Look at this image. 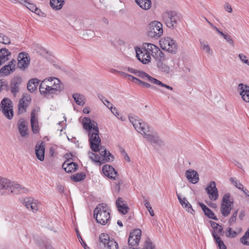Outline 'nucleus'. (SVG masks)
Instances as JSON below:
<instances>
[{"instance_id": "nucleus-1", "label": "nucleus", "mask_w": 249, "mask_h": 249, "mask_svg": "<svg viewBox=\"0 0 249 249\" xmlns=\"http://www.w3.org/2000/svg\"><path fill=\"white\" fill-rule=\"evenodd\" d=\"M129 120L133 124L135 129L151 143H155L159 145H161L163 142L160 139L157 133L149 130L148 125L142 121L136 119L133 117H129Z\"/></svg>"}, {"instance_id": "nucleus-2", "label": "nucleus", "mask_w": 249, "mask_h": 249, "mask_svg": "<svg viewBox=\"0 0 249 249\" xmlns=\"http://www.w3.org/2000/svg\"><path fill=\"white\" fill-rule=\"evenodd\" d=\"M96 221L102 225H106L110 218V213L107 204H99L93 211Z\"/></svg>"}, {"instance_id": "nucleus-3", "label": "nucleus", "mask_w": 249, "mask_h": 249, "mask_svg": "<svg viewBox=\"0 0 249 249\" xmlns=\"http://www.w3.org/2000/svg\"><path fill=\"white\" fill-rule=\"evenodd\" d=\"M127 71L130 73L134 74L138 77L143 80H147L148 81L153 84L165 88L166 89L170 90H173V88L172 87L162 83L161 81L154 77H152L144 71H138L130 67H128L127 68Z\"/></svg>"}, {"instance_id": "nucleus-4", "label": "nucleus", "mask_w": 249, "mask_h": 249, "mask_svg": "<svg viewBox=\"0 0 249 249\" xmlns=\"http://www.w3.org/2000/svg\"><path fill=\"white\" fill-rule=\"evenodd\" d=\"M162 34V24L160 22L154 20L149 23L147 27V35L149 37L158 39Z\"/></svg>"}, {"instance_id": "nucleus-5", "label": "nucleus", "mask_w": 249, "mask_h": 249, "mask_svg": "<svg viewBox=\"0 0 249 249\" xmlns=\"http://www.w3.org/2000/svg\"><path fill=\"white\" fill-rule=\"evenodd\" d=\"M163 22L170 29H174L180 20L178 14L174 11H167L164 12L161 16Z\"/></svg>"}, {"instance_id": "nucleus-6", "label": "nucleus", "mask_w": 249, "mask_h": 249, "mask_svg": "<svg viewBox=\"0 0 249 249\" xmlns=\"http://www.w3.org/2000/svg\"><path fill=\"white\" fill-rule=\"evenodd\" d=\"M233 201L231 199V196L229 193L225 194L222 199L220 205V211L223 216H228L233 208Z\"/></svg>"}, {"instance_id": "nucleus-7", "label": "nucleus", "mask_w": 249, "mask_h": 249, "mask_svg": "<svg viewBox=\"0 0 249 249\" xmlns=\"http://www.w3.org/2000/svg\"><path fill=\"white\" fill-rule=\"evenodd\" d=\"M1 110L3 115L8 119L13 117V106L11 100L7 98H4L0 104Z\"/></svg>"}, {"instance_id": "nucleus-8", "label": "nucleus", "mask_w": 249, "mask_h": 249, "mask_svg": "<svg viewBox=\"0 0 249 249\" xmlns=\"http://www.w3.org/2000/svg\"><path fill=\"white\" fill-rule=\"evenodd\" d=\"M99 129L88 133L90 148L94 152H98L99 146L101 143V139L99 137Z\"/></svg>"}, {"instance_id": "nucleus-9", "label": "nucleus", "mask_w": 249, "mask_h": 249, "mask_svg": "<svg viewBox=\"0 0 249 249\" xmlns=\"http://www.w3.org/2000/svg\"><path fill=\"white\" fill-rule=\"evenodd\" d=\"M160 45L163 50L172 53H175L178 49L176 41L169 37L161 39L160 40Z\"/></svg>"}, {"instance_id": "nucleus-10", "label": "nucleus", "mask_w": 249, "mask_h": 249, "mask_svg": "<svg viewBox=\"0 0 249 249\" xmlns=\"http://www.w3.org/2000/svg\"><path fill=\"white\" fill-rule=\"evenodd\" d=\"M206 191L211 200L215 201L218 199L219 194L215 181H212L210 182L206 188Z\"/></svg>"}, {"instance_id": "nucleus-11", "label": "nucleus", "mask_w": 249, "mask_h": 249, "mask_svg": "<svg viewBox=\"0 0 249 249\" xmlns=\"http://www.w3.org/2000/svg\"><path fill=\"white\" fill-rule=\"evenodd\" d=\"M46 86L63 88L59 79L54 77H49L43 80L40 84L39 88L43 87V88H44V87Z\"/></svg>"}, {"instance_id": "nucleus-12", "label": "nucleus", "mask_w": 249, "mask_h": 249, "mask_svg": "<svg viewBox=\"0 0 249 249\" xmlns=\"http://www.w3.org/2000/svg\"><path fill=\"white\" fill-rule=\"evenodd\" d=\"M142 231L140 229H136L131 232L128 239V246L135 247L138 245L141 239Z\"/></svg>"}, {"instance_id": "nucleus-13", "label": "nucleus", "mask_w": 249, "mask_h": 249, "mask_svg": "<svg viewBox=\"0 0 249 249\" xmlns=\"http://www.w3.org/2000/svg\"><path fill=\"white\" fill-rule=\"evenodd\" d=\"M63 88L53 87L46 86L44 88H39V91L41 95L48 97L52 95H57L63 90Z\"/></svg>"}, {"instance_id": "nucleus-14", "label": "nucleus", "mask_w": 249, "mask_h": 249, "mask_svg": "<svg viewBox=\"0 0 249 249\" xmlns=\"http://www.w3.org/2000/svg\"><path fill=\"white\" fill-rule=\"evenodd\" d=\"M39 109V107H36L33 109L31 114V124L34 133H38L39 130L38 123V113Z\"/></svg>"}, {"instance_id": "nucleus-15", "label": "nucleus", "mask_w": 249, "mask_h": 249, "mask_svg": "<svg viewBox=\"0 0 249 249\" xmlns=\"http://www.w3.org/2000/svg\"><path fill=\"white\" fill-rule=\"evenodd\" d=\"M23 204L26 208L32 211L33 212H36L40 206V202L32 198H25L24 199Z\"/></svg>"}, {"instance_id": "nucleus-16", "label": "nucleus", "mask_w": 249, "mask_h": 249, "mask_svg": "<svg viewBox=\"0 0 249 249\" xmlns=\"http://www.w3.org/2000/svg\"><path fill=\"white\" fill-rule=\"evenodd\" d=\"M82 124L83 128L87 130L88 133L99 129L97 123L88 117L83 118Z\"/></svg>"}, {"instance_id": "nucleus-17", "label": "nucleus", "mask_w": 249, "mask_h": 249, "mask_svg": "<svg viewBox=\"0 0 249 249\" xmlns=\"http://www.w3.org/2000/svg\"><path fill=\"white\" fill-rule=\"evenodd\" d=\"M30 57L28 53H20L18 55V66L19 68L25 70L30 63Z\"/></svg>"}, {"instance_id": "nucleus-18", "label": "nucleus", "mask_w": 249, "mask_h": 249, "mask_svg": "<svg viewBox=\"0 0 249 249\" xmlns=\"http://www.w3.org/2000/svg\"><path fill=\"white\" fill-rule=\"evenodd\" d=\"M136 56L138 59L142 63L144 64L148 63L150 61L151 56L150 54L146 52H144V49L137 48L136 49Z\"/></svg>"}, {"instance_id": "nucleus-19", "label": "nucleus", "mask_w": 249, "mask_h": 249, "mask_svg": "<svg viewBox=\"0 0 249 249\" xmlns=\"http://www.w3.org/2000/svg\"><path fill=\"white\" fill-rule=\"evenodd\" d=\"M22 79L20 77H15L11 81L10 88L11 93L15 96L19 92Z\"/></svg>"}, {"instance_id": "nucleus-20", "label": "nucleus", "mask_w": 249, "mask_h": 249, "mask_svg": "<svg viewBox=\"0 0 249 249\" xmlns=\"http://www.w3.org/2000/svg\"><path fill=\"white\" fill-rule=\"evenodd\" d=\"M102 171L105 176L113 180L116 179V178L118 175L115 169L108 164L103 166Z\"/></svg>"}, {"instance_id": "nucleus-21", "label": "nucleus", "mask_w": 249, "mask_h": 249, "mask_svg": "<svg viewBox=\"0 0 249 249\" xmlns=\"http://www.w3.org/2000/svg\"><path fill=\"white\" fill-rule=\"evenodd\" d=\"M12 183L9 180L0 178V195H4L6 191L10 192L11 189Z\"/></svg>"}, {"instance_id": "nucleus-22", "label": "nucleus", "mask_w": 249, "mask_h": 249, "mask_svg": "<svg viewBox=\"0 0 249 249\" xmlns=\"http://www.w3.org/2000/svg\"><path fill=\"white\" fill-rule=\"evenodd\" d=\"M238 89L243 99L246 102H249V86L240 83L238 86Z\"/></svg>"}, {"instance_id": "nucleus-23", "label": "nucleus", "mask_w": 249, "mask_h": 249, "mask_svg": "<svg viewBox=\"0 0 249 249\" xmlns=\"http://www.w3.org/2000/svg\"><path fill=\"white\" fill-rule=\"evenodd\" d=\"M185 176L189 182L196 184L199 181V175L197 172L194 170H187L185 172Z\"/></svg>"}, {"instance_id": "nucleus-24", "label": "nucleus", "mask_w": 249, "mask_h": 249, "mask_svg": "<svg viewBox=\"0 0 249 249\" xmlns=\"http://www.w3.org/2000/svg\"><path fill=\"white\" fill-rule=\"evenodd\" d=\"M78 165L71 161L70 160H67L63 164L62 168L67 173H72L77 169Z\"/></svg>"}, {"instance_id": "nucleus-25", "label": "nucleus", "mask_w": 249, "mask_h": 249, "mask_svg": "<svg viewBox=\"0 0 249 249\" xmlns=\"http://www.w3.org/2000/svg\"><path fill=\"white\" fill-rule=\"evenodd\" d=\"M36 155L37 158L40 161L44 160L45 147L43 142L37 143L35 148Z\"/></svg>"}, {"instance_id": "nucleus-26", "label": "nucleus", "mask_w": 249, "mask_h": 249, "mask_svg": "<svg viewBox=\"0 0 249 249\" xmlns=\"http://www.w3.org/2000/svg\"><path fill=\"white\" fill-rule=\"evenodd\" d=\"M100 155L103 157L104 160L107 162H109L113 160V157L111 153L107 151L104 146H101L99 147L98 151Z\"/></svg>"}, {"instance_id": "nucleus-27", "label": "nucleus", "mask_w": 249, "mask_h": 249, "mask_svg": "<svg viewBox=\"0 0 249 249\" xmlns=\"http://www.w3.org/2000/svg\"><path fill=\"white\" fill-rule=\"evenodd\" d=\"M135 3L142 9L148 10L152 6L151 0H134Z\"/></svg>"}, {"instance_id": "nucleus-28", "label": "nucleus", "mask_w": 249, "mask_h": 249, "mask_svg": "<svg viewBox=\"0 0 249 249\" xmlns=\"http://www.w3.org/2000/svg\"><path fill=\"white\" fill-rule=\"evenodd\" d=\"M11 53L6 48L0 50V66L9 59Z\"/></svg>"}, {"instance_id": "nucleus-29", "label": "nucleus", "mask_w": 249, "mask_h": 249, "mask_svg": "<svg viewBox=\"0 0 249 249\" xmlns=\"http://www.w3.org/2000/svg\"><path fill=\"white\" fill-rule=\"evenodd\" d=\"M153 48V51L150 52V56H152L157 60H163L164 54L162 51L157 46Z\"/></svg>"}, {"instance_id": "nucleus-30", "label": "nucleus", "mask_w": 249, "mask_h": 249, "mask_svg": "<svg viewBox=\"0 0 249 249\" xmlns=\"http://www.w3.org/2000/svg\"><path fill=\"white\" fill-rule=\"evenodd\" d=\"M29 104V100L26 97H23L20 99L18 104L19 111L21 113L25 112Z\"/></svg>"}, {"instance_id": "nucleus-31", "label": "nucleus", "mask_w": 249, "mask_h": 249, "mask_svg": "<svg viewBox=\"0 0 249 249\" xmlns=\"http://www.w3.org/2000/svg\"><path fill=\"white\" fill-rule=\"evenodd\" d=\"M39 82V80L36 78L30 80L27 84L28 90L31 92H34L36 89Z\"/></svg>"}, {"instance_id": "nucleus-32", "label": "nucleus", "mask_w": 249, "mask_h": 249, "mask_svg": "<svg viewBox=\"0 0 249 249\" xmlns=\"http://www.w3.org/2000/svg\"><path fill=\"white\" fill-rule=\"evenodd\" d=\"M212 235L214 238L215 243L217 245L219 249H227V247L224 244L223 241L215 231L212 232Z\"/></svg>"}, {"instance_id": "nucleus-33", "label": "nucleus", "mask_w": 249, "mask_h": 249, "mask_svg": "<svg viewBox=\"0 0 249 249\" xmlns=\"http://www.w3.org/2000/svg\"><path fill=\"white\" fill-rule=\"evenodd\" d=\"M200 206L204 211L205 215H206L208 217L215 220H218L216 216H215L213 212L209 208H208L206 205H205L204 204H200Z\"/></svg>"}, {"instance_id": "nucleus-34", "label": "nucleus", "mask_w": 249, "mask_h": 249, "mask_svg": "<svg viewBox=\"0 0 249 249\" xmlns=\"http://www.w3.org/2000/svg\"><path fill=\"white\" fill-rule=\"evenodd\" d=\"M18 129L20 134L22 137H25L27 136V127L25 122H20L19 123Z\"/></svg>"}, {"instance_id": "nucleus-35", "label": "nucleus", "mask_w": 249, "mask_h": 249, "mask_svg": "<svg viewBox=\"0 0 249 249\" xmlns=\"http://www.w3.org/2000/svg\"><path fill=\"white\" fill-rule=\"evenodd\" d=\"M72 97L78 105L84 106L85 104V98L83 94L74 93L72 95Z\"/></svg>"}, {"instance_id": "nucleus-36", "label": "nucleus", "mask_w": 249, "mask_h": 249, "mask_svg": "<svg viewBox=\"0 0 249 249\" xmlns=\"http://www.w3.org/2000/svg\"><path fill=\"white\" fill-rule=\"evenodd\" d=\"M27 191V189L18 184H12L11 189L10 190V193H23Z\"/></svg>"}, {"instance_id": "nucleus-37", "label": "nucleus", "mask_w": 249, "mask_h": 249, "mask_svg": "<svg viewBox=\"0 0 249 249\" xmlns=\"http://www.w3.org/2000/svg\"><path fill=\"white\" fill-rule=\"evenodd\" d=\"M64 3V0H50V5L51 7L55 10L61 9Z\"/></svg>"}, {"instance_id": "nucleus-38", "label": "nucleus", "mask_w": 249, "mask_h": 249, "mask_svg": "<svg viewBox=\"0 0 249 249\" xmlns=\"http://www.w3.org/2000/svg\"><path fill=\"white\" fill-rule=\"evenodd\" d=\"M183 207L185 208L188 212L194 214L195 211L193 209L191 205L188 202L186 198H183L181 201H179Z\"/></svg>"}, {"instance_id": "nucleus-39", "label": "nucleus", "mask_w": 249, "mask_h": 249, "mask_svg": "<svg viewBox=\"0 0 249 249\" xmlns=\"http://www.w3.org/2000/svg\"><path fill=\"white\" fill-rule=\"evenodd\" d=\"M162 60H158L157 66L160 71L165 73H168L170 71V67L166 64H163L162 62Z\"/></svg>"}, {"instance_id": "nucleus-40", "label": "nucleus", "mask_w": 249, "mask_h": 249, "mask_svg": "<svg viewBox=\"0 0 249 249\" xmlns=\"http://www.w3.org/2000/svg\"><path fill=\"white\" fill-rule=\"evenodd\" d=\"M15 68L13 66L10 67V66L5 65L0 69V76L8 75L10 71H13Z\"/></svg>"}, {"instance_id": "nucleus-41", "label": "nucleus", "mask_w": 249, "mask_h": 249, "mask_svg": "<svg viewBox=\"0 0 249 249\" xmlns=\"http://www.w3.org/2000/svg\"><path fill=\"white\" fill-rule=\"evenodd\" d=\"M242 231L241 228L238 229V231H236L232 230V228L231 227H229L226 231L225 235L226 237L229 238H234L236 237L239 233L241 232Z\"/></svg>"}, {"instance_id": "nucleus-42", "label": "nucleus", "mask_w": 249, "mask_h": 249, "mask_svg": "<svg viewBox=\"0 0 249 249\" xmlns=\"http://www.w3.org/2000/svg\"><path fill=\"white\" fill-rule=\"evenodd\" d=\"M211 225L212 228L214 229L213 231H215L217 235L218 234L223 235V229L221 226L213 221L211 222Z\"/></svg>"}, {"instance_id": "nucleus-43", "label": "nucleus", "mask_w": 249, "mask_h": 249, "mask_svg": "<svg viewBox=\"0 0 249 249\" xmlns=\"http://www.w3.org/2000/svg\"><path fill=\"white\" fill-rule=\"evenodd\" d=\"M200 47L202 50L207 53L212 55L213 52L210 47L208 43L200 41Z\"/></svg>"}, {"instance_id": "nucleus-44", "label": "nucleus", "mask_w": 249, "mask_h": 249, "mask_svg": "<svg viewBox=\"0 0 249 249\" xmlns=\"http://www.w3.org/2000/svg\"><path fill=\"white\" fill-rule=\"evenodd\" d=\"M220 36H221L224 38V39H225V40L232 47H234L235 44L234 40L229 34L222 32L221 33Z\"/></svg>"}, {"instance_id": "nucleus-45", "label": "nucleus", "mask_w": 249, "mask_h": 249, "mask_svg": "<svg viewBox=\"0 0 249 249\" xmlns=\"http://www.w3.org/2000/svg\"><path fill=\"white\" fill-rule=\"evenodd\" d=\"M99 240L105 247L111 240L109 239L108 234L103 233L99 236Z\"/></svg>"}, {"instance_id": "nucleus-46", "label": "nucleus", "mask_w": 249, "mask_h": 249, "mask_svg": "<svg viewBox=\"0 0 249 249\" xmlns=\"http://www.w3.org/2000/svg\"><path fill=\"white\" fill-rule=\"evenodd\" d=\"M104 249H118V245L117 243L113 239H111L108 243L104 247Z\"/></svg>"}, {"instance_id": "nucleus-47", "label": "nucleus", "mask_w": 249, "mask_h": 249, "mask_svg": "<svg viewBox=\"0 0 249 249\" xmlns=\"http://www.w3.org/2000/svg\"><path fill=\"white\" fill-rule=\"evenodd\" d=\"M86 177L85 175L83 173H78L72 175L71 179L75 181H79L84 180Z\"/></svg>"}, {"instance_id": "nucleus-48", "label": "nucleus", "mask_w": 249, "mask_h": 249, "mask_svg": "<svg viewBox=\"0 0 249 249\" xmlns=\"http://www.w3.org/2000/svg\"><path fill=\"white\" fill-rule=\"evenodd\" d=\"M156 45L151 43H144L143 44V47L142 48L144 49V52L145 53H146V52H147L148 54H150V52L153 51V49H154V47H155Z\"/></svg>"}, {"instance_id": "nucleus-49", "label": "nucleus", "mask_w": 249, "mask_h": 249, "mask_svg": "<svg viewBox=\"0 0 249 249\" xmlns=\"http://www.w3.org/2000/svg\"><path fill=\"white\" fill-rule=\"evenodd\" d=\"M117 208L118 211L123 214H126L129 210V207L126 203L122 204L121 206H118Z\"/></svg>"}, {"instance_id": "nucleus-50", "label": "nucleus", "mask_w": 249, "mask_h": 249, "mask_svg": "<svg viewBox=\"0 0 249 249\" xmlns=\"http://www.w3.org/2000/svg\"><path fill=\"white\" fill-rule=\"evenodd\" d=\"M88 156L90 160L95 162L101 163L100 161V157L98 155H96L95 154L89 151L88 152Z\"/></svg>"}, {"instance_id": "nucleus-51", "label": "nucleus", "mask_w": 249, "mask_h": 249, "mask_svg": "<svg viewBox=\"0 0 249 249\" xmlns=\"http://www.w3.org/2000/svg\"><path fill=\"white\" fill-rule=\"evenodd\" d=\"M230 181L231 183L234 184V185L238 189L240 190H243V186L241 184L239 181L237 180L235 178H231L230 179Z\"/></svg>"}, {"instance_id": "nucleus-52", "label": "nucleus", "mask_w": 249, "mask_h": 249, "mask_svg": "<svg viewBox=\"0 0 249 249\" xmlns=\"http://www.w3.org/2000/svg\"><path fill=\"white\" fill-rule=\"evenodd\" d=\"M9 89V85L8 82L5 79L0 80V92L1 90H8Z\"/></svg>"}, {"instance_id": "nucleus-53", "label": "nucleus", "mask_w": 249, "mask_h": 249, "mask_svg": "<svg viewBox=\"0 0 249 249\" xmlns=\"http://www.w3.org/2000/svg\"><path fill=\"white\" fill-rule=\"evenodd\" d=\"M0 43L4 44H9L10 43V39L4 34H0Z\"/></svg>"}, {"instance_id": "nucleus-54", "label": "nucleus", "mask_w": 249, "mask_h": 249, "mask_svg": "<svg viewBox=\"0 0 249 249\" xmlns=\"http://www.w3.org/2000/svg\"><path fill=\"white\" fill-rule=\"evenodd\" d=\"M143 249H156V247L149 239H147L145 241Z\"/></svg>"}, {"instance_id": "nucleus-55", "label": "nucleus", "mask_w": 249, "mask_h": 249, "mask_svg": "<svg viewBox=\"0 0 249 249\" xmlns=\"http://www.w3.org/2000/svg\"><path fill=\"white\" fill-rule=\"evenodd\" d=\"M26 7L31 11L34 12L35 10L36 9V6L35 4L33 3H31L29 2L26 3L25 4Z\"/></svg>"}, {"instance_id": "nucleus-56", "label": "nucleus", "mask_w": 249, "mask_h": 249, "mask_svg": "<svg viewBox=\"0 0 249 249\" xmlns=\"http://www.w3.org/2000/svg\"><path fill=\"white\" fill-rule=\"evenodd\" d=\"M239 58L241 60V61L243 62L244 63H245L247 65H249V60L247 59V56L243 54V53H240L238 55Z\"/></svg>"}, {"instance_id": "nucleus-57", "label": "nucleus", "mask_w": 249, "mask_h": 249, "mask_svg": "<svg viewBox=\"0 0 249 249\" xmlns=\"http://www.w3.org/2000/svg\"><path fill=\"white\" fill-rule=\"evenodd\" d=\"M107 107L111 110V112L115 116H117L118 115H119V113L117 109L115 107H113V105H111L110 107H108V106H107Z\"/></svg>"}, {"instance_id": "nucleus-58", "label": "nucleus", "mask_w": 249, "mask_h": 249, "mask_svg": "<svg viewBox=\"0 0 249 249\" xmlns=\"http://www.w3.org/2000/svg\"><path fill=\"white\" fill-rule=\"evenodd\" d=\"M77 237H78L79 240L80 242L81 243V245L83 246V247L85 249H89V247H87V245L84 242V241L82 239L81 236L80 235L79 233H78V232L77 231Z\"/></svg>"}, {"instance_id": "nucleus-59", "label": "nucleus", "mask_w": 249, "mask_h": 249, "mask_svg": "<svg viewBox=\"0 0 249 249\" xmlns=\"http://www.w3.org/2000/svg\"><path fill=\"white\" fill-rule=\"evenodd\" d=\"M126 202L121 197H119L116 201V205L117 207L121 206L122 204L125 203Z\"/></svg>"}, {"instance_id": "nucleus-60", "label": "nucleus", "mask_w": 249, "mask_h": 249, "mask_svg": "<svg viewBox=\"0 0 249 249\" xmlns=\"http://www.w3.org/2000/svg\"><path fill=\"white\" fill-rule=\"evenodd\" d=\"M40 249H53V247L49 244H44L39 246Z\"/></svg>"}, {"instance_id": "nucleus-61", "label": "nucleus", "mask_w": 249, "mask_h": 249, "mask_svg": "<svg viewBox=\"0 0 249 249\" xmlns=\"http://www.w3.org/2000/svg\"><path fill=\"white\" fill-rule=\"evenodd\" d=\"M103 103L107 107V106H108V107H110L111 105H112L111 104L109 101H108L107 99H104V97L103 98V99L102 100Z\"/></svg>"}, {"instance_id": "nucleus-62", "label": "nucleus", "mask_w": 249, "mask_h": 249, "mask_svg": "<svg viewBox=\"0 0 249 249\" xmlns=\"http://www.w3.org/2000/svg\"><path fill=\"white\" fill-rule=\"evenodd\" d=\"M236 217L231 216L228 221V223L230 226L232 225L233 223L235 222L236 220Z\"/></svg>"}, {"instance_id": "nucleus-63", "label": "nucleus", "mask_w": 249, "mask_h": 249, "mask_svg": "<svg viewBox=\"0 0 249 249\" xmlns=\"http://www.w3.org/2000/svg\"><path fill=\"white\" fill-rule=\"evenodd\" d=\"M144 204L147 209L151 207V205L150 204V202H149L148 200H147V199H144Z\"/></svg>"}, {"instance_id": "nucleus-64", "label": "nucleus", "mask_w": 249, "mask_h": 249, "mask_svg": "<svg viewBox=\"0 0 249 249\" xmlns=\"http://www.w3.org/2000/svg\"><path fill=\"white\" fill-rule=\"evenodd\" d=\"M118 72L121 76L124 78L128 77L129 76V74L123 71H118Z\"/></svg>"}]
</instances>
